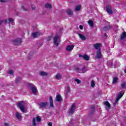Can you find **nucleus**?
I'll return each mask as SVG.
<instances>
[{
  "label": "nucleus",
  "instance_id": "6ab92c4d",
  "mask_svg": "<svg viewBox=\"0 0 126 126\" xmlns=\"http://www.w3.org/2000/svg\"><path fill=\"white\" fill-rule=\"evenodd\" d=\"M15 115H16V118H17L18 120L20 121L22 118L21 114H20V113H19V112H16Z\"/></svg>",
  "mask_w": 126,
  "mask_h": 126
},
{
  "label": "nucleus",
  "instance_id": "9b49d317",
  "mask_svg": "<svg viewBox=\"0 0 126 126\" xmlns=\"http://www.w3.org/2000/svg\"><path fill=\"white\" fill-rule=\"evenodd\" d=\"M41 33L40 32H33L32 33V36L34 38H37L38 36H40V35H41Z\"/></svg>",
  "mask_w": 126,
  "mask_h": 126
},
{
  "label": "nucleus",
  "instance_id": "2f4dec72",
  "mask_svg": "<svg viewBox=\"0 0 126 126\" xmlns=\"http://www.w3.org/2000/svg\"><path fill=\"white\" fill-rule=\"evenodd\" d=\"M91 110V114H93V113L95 112V108H94V107H92Z\"/></svg>",
  "mask_w": 126,
  "mask_h": 126
},
{
  "label": "nucleus",
  "instance_id": "20e7f679",
  "mask_svg": "<svg viewBox=\"0 0 126 126\" xmlns=\"http://www.w3.org/2000/svg\"><path fill=\"white\" fill-rule=\"evenodd\" d=\"M21 43H22V39L21 38H17L13 41V44L15 46H18V45H20Z\"/></svg>",
  "mask_w": 126,
  "mask_h": 126
},
{
  "label": "nucleus",
  "instance_id": "72a5a7b5",
  "mask_svg": "<svg viewBox=\"0 0 126 126\" xmlns=\"http://www.w3.org/2000/svg\"><path fill=\"white\" fill-rule=\"evenodd\" d=\"M21 80V78L18 77H17L16 80H15V82L16 83H17V82H18V81Z\"/></svg>",
  "mask_w": 126,
  "mask_h": 126
},
{
  "label": "nucleus",
  "instance_id": "473e14b6",
  "mask_svg": "<svg viewBox=\"0 0 126 126\" xmlns=\"http://www.w3.org/2000/svg\"><path fill=\"white\" fill-rule=\"evenodd\" d=\"M125 94L124 92L123 93V94L122 93H120L118 96V97L119 98V99H121V98H122V97H123L124 94Z\"/></svg>",
  "mask_w": 126,
  "mask_h": 126
},
{
  "label": "nucleus",
  "instance_id": "c85d7f7f",
  "mask_svg": "<svg viewBox=\"0 0 126 126\" xmlns=\"http://www.w3.org/2000/svg\"><path fill=\"white\" fill-rule=\"evenodd\" d=\"M8 74H10V75H13V70H9L7 72Z\"/></svg>",
  "mask_w": 126,
  "mask_h": 126
},
{
  "label": "nucleus",
  "instance_id": "e433bc0d",
  "mask_svg": "<svg viewBox=\"0 0 126 126\" xmlns=\"http://www.w3.org/2000/svg\"><path fill=\"white\" fill-rule=\"evenodd\" d=\"M70 92V88L69 87H67V93H69Z\"/></svg>",
  "mask_w": 126,
  "mask_h": 126
},
{
  "label": "nucleus",
  "instance_id": "aec40b11",
  "mask_svg": "<svg viewBox=\"0 0 126 126\" xmlns=\"http://www.w3.org/2000/svg\"><path fill=\"white\" fill-rule=\"evenodd\" d=\"M81 9V5H78L75 7V11H79Z\"/></svg>",
  "mask_w": 126,
  "mask_h": 126
},
{
  "label": "nucleus",
  "instance_id": "393cba45",
  "mask_svg": "<svg viewBox=\"0 0 126 126\" xmlns=\"http://www.w3.org/2000/svg\"><path fill=\"white\" fill-rule=\"evenodd\" d=\"M118 79H119L118 78V77H115L114 78H113L112 83L113 84H116V83L118 82Z\"/></svg>",
  "mask_w": 126,
  "mask_h": 126
},
{
  "label": "nucleus",
  "instance_id": "9d476101",
  "mask_svg": "<svg viewBox=\"0 0 126 126\" xmlns=\"http://www.w3.org/2000/svg\"><path fill=\"white\" fill-rule=\"evenodd\" d=\"M106 11L107 13L109 14H112L113 13V11L112 10V7L110 6H106Z\"/></svg>",
  "mask_w": 126,
  "mask_h": 126
},
{
  "label": "nucleus",
  "instance_id": "39448f33",
  "mask_svg": "<svg viewBox=\"0 0 126 126\" xmlns=\"http://www.w3.org/2000/svg\"><path fill=\"white\" fill-rule=\"evenodd\" d=\"M13 21H14V20L13 19L11 18L8 19V21L4 19L2 21H0V25H1L2 23H13Z\"/></svg>",
  "mask_w": 126,
  "mask_h": 126
},
{
  "label": "nucleus",
  "instance_id": "cd10ccee",
  "mask_svg": "<svg viewBox=\"0 0 126 126\" xmlns=\"http://www.w3.org/2000/svg\"><path fill=\"white\" fill-rule=\"evenodd\" d=\"M111 28V27L110 26H108L107 27H104L103 28V31H107V30H109Z\"/></svg>",
  "mask_w": 126,
  "mask_h": 126
},
{
  "label": "nucleus",
  "instance_id": "f8f14e48",
  "mask_svg": "<svg viewBox=\"0 0 126 126\" xmlns=\"http://www.w3.org/2000/svg\"><path fill=\"white\" fill-rule=\"evenodd\" d=\"M62 100H63V98H62V96H61V95L58 94L57 96H56L55 98V101L56 102H61Z\"/></svg>",
  "mask_w": 126,
  "mask_h": 126
},
{
  "label": "nucleus",
  "instance_id": "58836bf2",
  "mask_svg": "<svg viewBox=\"0 0 126 126\" xmlns=\"http://www.w3.org/2000/svg\"><path fill=\"white\" fill-rule=\"evenodd\" d=\"M0 2H6L5 0H0Z\"/></svg>",
  "mask_w": 126,
  "mask_h": 126
},
{
  "label": "nucleus",
  "instance_id": "a19ab883",
  "mask_svg": "<svg viewBox=\"0 0 126 126\" xmlns=\"http://www.w3.org/2000/svg\"><path fill=\"white\" fill-rule=\"evenodd\" d=\"M48 126H53V124L52 123H48Z\"/></svg>",
  "mask_w": 126,
  "mask_h": 126
},
{
  "label": "nucleus",
  "instance_id": "79ce46f5",
  "mask_svg": "<svg viewBox=\"0 0 126 126\" xmlns=\"http://www.w3.org/2000/svg\"><path fill=\"white\" fill-rule=\"evenodd\" d=\"M32 8L33 10H34L35 9V6H34V5H32Z\"/></svg>",
  "mask_w": 126,
  "mask_h": 126
},
{
  "label": "nucleus",
  "instance_id": "4c0bfd02",
  "mask_svg": "<svg viewBox=\"0 0 126 126\" xmlns=\"http://www.w3.org/2000/svg\"><path fill=\"white\" fill-rule=\"evenodd\" d=\"M120 99H121V98H119V97H117V98H116V102H115V103L114 104V105H115L116 104H117V103H118V102H119V100H120Z\"/></svg>",
  "mask_w": 126,
  "mask_h": 126
},
{
  "label": "nucleus",
  "instance_id": "a878e982",
  "mask_svg": "<svg viewBox=\"0 0 126 126\" xmlns=\"http://www.w3.org/2000/svg\"><path fill=\"white\" fill-rule=\"evenodd\" d=\"M78 36L82 40H85L86 39L85 36L80 33L78 34Z\"/></svg>",
  "mask_w": 126,
  "mask_h": 126
},
{
  "label": "nucleus",
  "instance_id": "2eb2a0df",
  "mask_svg": "<svg viewBox=\"0 0 126 126\" xmlns=\"http://www.w3.org/2000/svg\"><path fill=\"white\" fill-rule=\"evenodd\" d=\"M39 106L41 108H45L48 106V102H41L39 104Z\"/></svg>",
  "mask_w": 126,
  "mask_h": 126
},
{
  "label": "nucleus",
  "instance_id": "423d86ee",
  "mask_svg": "<svg viewBox=\"0 0 126 126\" xmlns=\"http://www.w3.org/2000/svg\"><path fill=\"white\" fill-rule=\"evenodd\" d=\"M75 70L79 73H85V72H86V71H87V69L85 67L82 68V69L77 67L75 68Z\"/></svg>",
  "mask_w": 126,
  "mask_h": 126
},
{
  "label": "nucleus",
  "instance_id": "f03ea898",
  "mask_svg": "<svg viewBox=\"0 0 126 126\" xmlns=\"http://www.w3.org/2000/svg\"><path fill=\"white\" fill-rule=\"evenodd\" d=\"M53 42L56 46H59L60 45L61 43V39L59 37V35H56L54 37L53 39Z\"/></svg>",
  "mask_w": 126,
  "mask_h": 126
},
{
  "label": "nucleus",
  "instance_id": "b1692460",
  "mask_svg": "<svg viewBox=\"0 0 126 126\" xmlns=\"http://www.w3.org/2000/svg\"><path fill=\"white\" fill-rule=\"evenodd\" d=\"M55 78H56V79L60 80V79H61V78H62V75L60 74H57L56 75Z\"/></svg>",
  "mask_w": 126,
  "mask_h": 126
},
{
  "label": "nucleus",
  "instance_id": "c756f323",
  "mask_svg": "<svg viewBox=\"0 0 126 126\" xmlns=\"http://www.w3.org/2000/svg\"><path fill=\"white\" fill-rule=\"evenodd\" d=\"M45 7L46 8H51L52 7V5H51V4L47 3L45 4Z\"/></svg>",
  "mask_w": 126,
  "mask_h": 126
},
{
  "label": "nucleus",
  "instance_id": "f257e3e1",
  "mask_svg": "<svg viewBox=\"0 0 126 126\" xmlns=\"http://www.w3.org/2000/svg\"><path fill=\"white\" fill-rule=\"evenodd\" d=\"M17 105L18 107L20 108L21 112L24 113V112H25V108L24 107H25V105H26L25 102H24V101H20L18 103Z\"/></svg>",
  "mask_w": 126,
  "mask_h": 126
},
{
  "label": "nucleus",
  "instance_id": "7ed1b4c3",
  "mask_svg": "<svg viewBox=\"0 0 126 126\" xmlns=\"http://www.w3.org/2000/svg\"><path fill=\"white\" fill-rule=\"evenodd\" d=\"M40 122H41V118L39 116H37L35 119L33 118L32 120V126H36Z\"/></svg>",
  "mask_w": 126,
  "mask_h": 126
},
{
  "label": "nucleus",
  "instance_id": "f3484780",
  "mask_svg": "<svg viewBox=\"0 0 126 126\" xmlns=\"http://www.w3.org/2000/svg\"><path fill=\"white\" fill-rule=\"evenodd\" d=\"M80 57H82L85 61H89V56L87 55H80Z\"/></svg>",
  "mask_w": 126,
  "mask_h": 126
},
{
  "label": "nucleus",
  "instance_id": "bb28decb",
  "mask_svg": "<svg viewBox=\"0 0 126 126\" xmlns=\"http://www.w3.org/2000/svg\"><path fill=\"white\" fill-rule=\"evenodd\" d=\"M126 38V32H125L121 35V39L123 40V39H125Z\"/></svg>",
  "mask_w": 126,
  "mask_h": 126
},
{
  "label": "nucleus",
  "instance_id": "412c9836",
  "mask_svg": "<svg viewBox=\"0 0 126 126\" xmlns=\"http://www.w3.org/2000/svg\"><path fill=\"white\" fill-rule=\"evenodd\" d=\"M88 23L90 25L91 28H93V26H94V24L93 23V21L89 20L88 21Z\"/></svg>",
  "mask_w": 126,
  "mask_h": 126
},
{
  "label": "nucleus",
  "instance_id": "c9c22d12",
  "mask_svg": "<svg viewBox=\"0 0 126 126\" xmlns=\"http://www.w3.org/2000/svg\"><path fill=\"white\" fill-rule=\"evenodd\" d=\"M121 87H122V88H125V87H126V83H123L121 84Z\"/></svg>",
  "mask_w": 126,
  "mask_h": 126
},
{
  "label": "nucleus",
  "instance_id": "dca6fc26",
  "mask_svg": "<svg viewBox=\"0 0 126 126\" xmlns=\"http://www.w3.org/2000/svg\"><path fill=\"white\" fill-rule=\"evenodd\" d=\"M96 58H97V59H101V58H102V54L101 53L100 50H98L96 52Z\"/></svg>",
  "mask_w": 126,
  "mask_h": 126
},
{
  "label": "nucleus",
  "instance_id": "4468645a",
  "mask_svg": "<svg viewBox=\"0 0 126 126\" xmlns=\"http://www.w3.org/2000/svg\"><path fill=\"white\" fill-rule=\"evenodd\" d=\"M49 102L50 107H51L52 108H54V102L53 101V97L50 96L49 97Z\"/></svg>",
  "mask_w": 126,
  "mask_h": 126
},
{
  "label": "nucleus",
  "instance_id": "ea45409f",
  "mask_svg": "<svg viewBox=\"0 0 126 126\" xmlns=\"http://www.w3.org/2000/svg\"><path fill=\"white\" fill-rule=\"evenodd\" d=\"M79 28L80 29H81V30H82V29H83V27L81 25L79 26Z\"/></svg>",
  "mask_w": 126,
  "mask_h": 126
},
{
  "label": "nucleus",
  "instance_id": "1a4fd4ad",
  "mask_svg": "<svg viewBox=\"0 0 126 126\" xmlns=\"http://www.w3.org/2000/svg\"><path fill=\"white\" fill-rule=\"evenodd\" d=\"M74 48V45H69L66 46V50L68 52H71Z\"/></svg>",
  "mask_w": 126,
  "mask_h": 126
},
{
  "label": "nucleus",
  "instance_id": "7c9ffc66",
  "mask_svg": "<svg viewBox=\"0 0 126 126\" xmlns=\"http://www.w3.org/2000/svg\"><path fill=\"white\" fill-rule=\"evenodd\" d=\"M91 87H94L95 86V81L94 80H92L91 83Z\"/></svg>",
  "mask_w": 126,
  "mask_h": 126
},
{
  "label": "nucleus",
  "instance_id": "6e6552de",
  "mask_svg": "<svg viewBox=\"0 0 126 126\" xmlns=\"http://www.w3.org/2000/svg\"><path fill=\"white\" fill-rule=\"evenodd\" d=\"M74 108H75V104H72L71 108L70 109V110H69V115H72V114H73V113H74Z\"/></svg>",
  "mask_w": 126,
  "mask_h": 126
},
{
  "label": "nucleus",
  "instance_id": "5701e85b",
  "mask_svg": "<svg viewBox=\"0 0 126 126\" xmlns=\"http://www.w3.org/2000/svg\"><path fill=\"white\" fill-rule=\"evenodd\" d=\"M39 74L42 76H47V75H48V73L44 71H41L39 72Z\"/></svg>",
  "mask_w": 126,
  "mask_h": 126
},
{
  "label": "nucleus",
  "instance_id": "0eeeda50",
  "mask_svg": "<svg viewBox=\"0 0 126 126\" xmlns=\"http://www.w3.org/2000/svg\"><path fill=\"white\" fill-rule=\"evenodd\" d=\"M30 89L33 94H34V95L36 94L37 93V90L36 89V87L35 86V85H32L31 86Z\"/></svg>",
  "mask_w": 126,
  "mask_h": 126
},
{
  "label": "nucleus",
  "instance_id": "f704fd0d",
  "mask_svg": "<svg viewBox=\"0 0 126 126\" xmlns=\"http://www.w3.org/2000/svg\"><path fill=\"white\" fill-rule=\"evenodd\" d=\"M75 81H76V82H77L78 84L81 83V81H80V80H79V79H76L75 80Z\"/></svg>",
  "mask_w": 126,
  "mask_h": 126
},
{
  "label": "nucleus",
  "instance_id": "4be33fe9",
  "mask_svg": "<svg viewBox=\"0 0 126 126\" xmlns=\"http://www.w3.org/2000/svg\"><path fill=\"white\" fill-rule=\"evenodd\" d=\"M66 13H67L68 15H72V14H73V12L70 9L67 10Z\"/></svg>",
  "mask_w": 126,
  "mask_h": 126
},
{
  "label": "nucleus",
  "instance_id": "37998d69",
  "mask_svg": "<svg viewBox=\"0 0 126 126\" xmlns=\"http://www.w3.org/2000/svg\"><path fill=\"white\" fill-rule=\"evenodd\" d=\"M22 8L24 9V10H26V9L23 6H22Z\"/></svg>",
  "mask_w": 126,
  "mask_h": 126
},
{
  "label": "nucleus",
  "instance_id": "a18cd8bd",
  "mask_svg": "<svg viewBox=\"0 0 126 126\" xmlns=\"http://www.w3.org/2000/svg\"><path fill=\"white\" fill-rule=\"evenodd\" d=\"M104 36H107V34L106 33L104 34Z\"/></svg>",
  "mask_w": 126,
  "mask_h": 126
},
{
  "label": "nucleus",
  "instance_id": "a211bd4d",
  "mask_svg": "<svg viewBox=\"0 0 126 126\" xmlns=\"http://www.w3.org/2000/svg\"><path fill=\"white\" fill-rule=\"evenodd\" d=\"M94 47L95 50H98L101 47V43H95L94 44Z\"/></svg>",
  "mask_w": 126,
  "mask_h": 126
},
{
  "label": "nucleus",
  "instance_id": "ddd939ff",
  "mask_svg": "<svg viewBox=\"0 0 126 126\" xmlns=\"http://www.w3.org/2000/svg\"><path fill=\"white\" fill-rule=\"evenodd\" d=\"M104 105L106 106V110H109V109L111 108V104L108 101H106L104 102Z\"/></svg>",
  "mask_w": 126,
  "mask_h": 126
},
{
  "label": "nucleus",
  "instance_id": "c03bdc74",
  "mask_svg": "<svg viewBox=\"0 0 126 126\" xmlns=\"http://www.w3.org/2000/svg\"><path fill=\"white\" fill-rule=\"evenodd\" d=\"M4 126H8V124H7V123H5Z\"/></svg>",
  "mask_w": 126,
  "mask_h": 126
}]
</instances>
